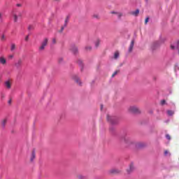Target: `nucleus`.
I'll return each mask as SVG.
<instances>
[{
    "instance_id": "obj_1",
    "label": "nucleus",
    "mask_w": 179,
    "mask_h": 179,
    "mask_svg": "<svg viewBox=\"0 0 179 179\" xmlns=\"http://www.w3.org/2000/svg\"><path fill=\"white\" fill-rule=\"evenodd\" d=\"M47 43H48V39H45L43 45L40 48V50H43L44 48V47H45V45H47Z\"/></svg>"
},
{
    "instance_id": "obj_2",
    "label": "nucleus",
    "mask_w": 179,
    "mask_h": 179,
    "mask_svg": "<svg viewBox=\"0 0 179 179\" xmlns=\"http://www.w3.org/2000/svg\"><path fill=\"white\" fill-rule=\"evenodd\" d=\"M0 62L1 64H6V60L3 57L0 58Z\"/></svg>"
},
{
    "instance_id": "obj_3",
    "label": "nucleus",
    "mask_w": 179,
    "mask_h": 179,
    "mask_svg": "<svg viewBox=\"0 0 179 179\" xmlns=\"http://www.w3.org/2000/svg\"><path fill=\"white\" fill-rule=\"evenodd\" d=\"M6 86L8 89H10V83L9 81H6Z\"/></svg>"
},
{
    "instance_id": "obj_4",
    "label": "nucleus",
    "mask_w": 179,
    "mask_h": 179,
    "mask_svg": "<svg viewBox=\"0 0 179 179\" xmlns=\"http://www.w3.org/2000/svg\"><path fill=\"white\" fill-rule=\"evenodd\" d=\"M119 57H120V52H115L114 58L117 59V58H118Z\"/></svg>"
},
{
    "instance_id": "obj_5",
    "label": "nucleus",
    "mask_w": 179,
    "mask_h": 179,
    "mask_svg": "<svg viewBox=\"0 0 179 179\" xmlns=\"http://www.w3.org/2000/svg\"><path fill=\"white\" fill-rule=\"evenodd\" d=\"M133 15H134V16H138V15H139V10L137 9L136 10V11L132 13Z\"/></svg>"
},
{
    "instance_id": "obj_6",
    "label": "nucleus",
    "mask_w": 179,
    "mask_h": 179,
    "mask_svg": "<svg viewBox=\"0 0 179 179\" xmlns=\"http://www.w3.org/2000/svg\"><path fill=\"white\" fill-rule=\"evenodd\" d=\"M15 46L14 44H13V45H11V51H13V50H15Z\"/></svg>"
},
{
    "instance_id": "obj_7",
    "label": "nucleus",
    "mask_w": 179,
    "mask_h": 179,
    "mask_svg": "<svg viewBox=\"0 0 179 179\" xmlns=\"http://www.w3.org/2000/svg\"><path fill=\"white\" fill-rule=\"evenodd\" d=\"M161 103H162V106H164V104H166V101L162 100V101H161Z\"/></svg>"
},
{
    "instance_id": "obj_8",
    "label": "nucleus",
    "mask_w": 179,
    "mask_h": 179,
    "mask_svg": "<svg viewBox=\"0 0 179 179\" xmlns=\"http://www.w3.org/2000/svg\"><path fill=\"white\" fill-rule=\"evenodd\" d=\"M148 22H149V17H147V18L145 19V23H148Z\"/></svg>"
},
{
    "instance_id": "obj_9",
    "label": "nucleus",
    "mask_w": 179,
    "mask_h": 179,
    "mask_svg": "<svg viewBox=\"0 0 179 179\" xmlns=\"http://www.w3.org/2000/svg\"><path fill=\"white\" fill-rule=\"evenodd\" d=\"M11 103H12V99H10V100L8 101V104H11Z\"/></svg>"
},
{
    "instance_id": "obj_10",
    "label": "nucleus",
    "mask_w": 179,
    "mask_h": 179,
    "mask_svg": "<svg viewBox=\"0 0 179 179\" xmlns=\"http://www.w3.org/2000/svg\"><path fill=\"white\" fill-rule=\"evenodd\" d=\"M5 124H6V120H4V121L3 122V125H5Z\"/></svg>"
},
{
    "instance_id": "obj_11",
    "label": "nucleus",
    "mask_w": 179,
    "mask_h": 179,
    "mask_svg": "<svg viewBox=\"0 0 179 179\" xmlns=\"http://www.w3.org/2000/svg\"><path fill=\"white\" fill-rule=\"evenodd\" d=\"M17 19V16L15 15V22H16Z\"/></svg>"
},
{
    "instance_id": "obj_12",
    "label": "nucleus",
    "mask_w": 179,
    "mask_h": 179,
    "mask_svg": "<svg viewBox=\"0 0 179 179\" xmlns=\"http://www.w3.org/2000/svg\"><path fill=\"white\" fill-rule=\"evenodd\" d=\"M166 138H167V139H170V136L166 135Z\"/></svg>"
},
{
    "instance_id": "obj_13",
    "label": "nucleus",
    "mask_w": 179,
    "mask_h": 179,
    "mask_svg": "<svg viewBox=\"0 0 179 179\" xmlns=\"http://www.w3.org/2000/svg\"><path fill=\"white\" fill-rule=\"evenodd\" d=\"M28 29L30 30V29H31V26H29Z\"/></svg>"
},
{
    "instance_id": "obj_14",
    "label": "nucleus",
    "mask_w": 179,
    "mask_h": 179,
    "mask_svg": "<svg viewBox=\"0 0 179 179\" xmlns=\"http://www.w3.org/2000/svg\"><path fill=\"white\" fill-rule=\"evenodd\" d=\"M29 39V36L26 37V41H27Z\"/></svg>"
},
{
    "instance_id": "obj_15",
    "label": "nucleus",
    "mask_w": 179,
    "mask_h": 179,
    "mask_svg": "<svg viewBox=\"0 0 179 179\" xmlns=\"http://www.w3.org/2000/svg\"><path fill=\"white\" fill-rule=\"evenodd\" d=\"M9 58H13V56L10 55L9 56Z\"/></svg>"
},
{
    "instance_id": "obj_16",
    "label": "nucleus",
    "mask_w": 179,
    "mask_h": 179,
    "mask_svg": "<svg viewBox=\"0 0 179 179\" xmlns=\"http://www.w3.org/2000/svg\"><path fill=\"white\" fill-rule=\"evenodd\" d=\"M17 6H20V4H17Z\"/></svg>"
},
{
    "instance_id": "obj_17",
    "label": "nucleus",
    "mask_w": 179,
    "mask_h": 179,
    "mask_svg": "<svg viewBox=\"0 0 179 179\" xmlns=\"http://www.w3.org/2000/svg\"><path fill=\"white\" fill-rule=\"evenodd\" d=\"M53 43H55V39H53Z\"/></svg>"
},
{
    "instance_id": "obj_18",
    "label": "nucleus",
    "mask_w": 179,
    "mask_h": 179,
    "mask_svg": "<svg viewBox=\"0 0 179 179\" xmlns=\"http://www.w3.org/2000/svg\"><path fill=\"white\" fill-rule=\"evenodd\" d=\"M171 48H172V49H174V46H171Z\"/></svg>"
},
{
    "instance_id": "obj_19",
    "label": "nucleus",
    "mask_w": 179,
    "mask_h": 179,
    "mask_svg": "<svg viewBox=\"0 0 179 179\" xmlns=\"http://www.w3.org/2000/svg\"><path fill=\"white\" fill-rule=\"evenodd\" d=\"M3 38H4V36H2V40H3Z\"/></svg>"
},
{
    "instance_id": "obj_20",
    "label": "nucleus",
    "mask_w": 179,
    "mask_h": 179,
    "mask_svg": "<svg viewBox=\"0 0 179 179\" xmlns=\"http://www.w3.org/2000/svg\"><path fill=\"white\" fill-rule=\"evenodd\" d=\"M0 17H1V15L0 14Z\"/></svg>"
},
{
    "instance_id": "obj_21",
    "label": "nucleus",
    "mask_w": 179,
    "mask_h": 179,
    "mask_svg": "<svg viewBox=\"0 0 179 179\" xmlns=\"http://www.w3.org/2000/svg\"><path fill=\"white\" fill-rule=\"evenodd\" d=\"M178 44H179V41H178Z\"/></svg>"
}]
</instances>
